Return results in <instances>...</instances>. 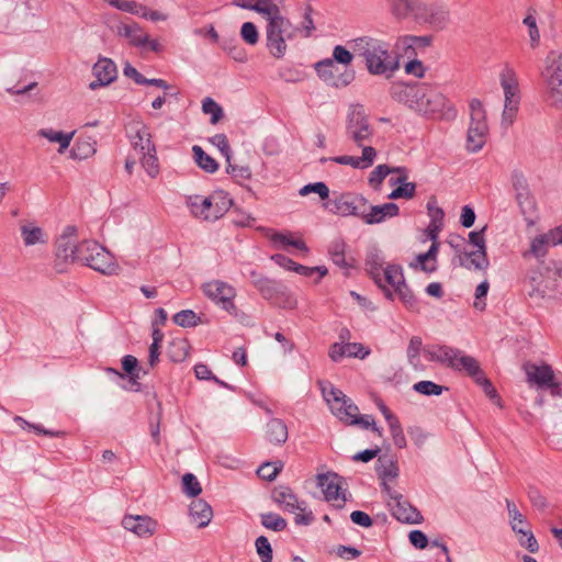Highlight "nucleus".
<instances>
[{
  "instance_id": "obj_1",
  "label": "nucleus",
  "mask_w": 562,
  "mask_h": 562,
  "mask_svg": "<svg viewBox=\"0 0 562 562\" xmlns=\"http://www.w3.org/2000/svg\"><path fill=\"white\" fill-rule=\"evenodd\" d=\"M357 57H360L370 75L391 78L400 68L398 55L391 44L382 38L362 35L347 42Z\"/></svg>"
},
{
  "instance_id": "obj_2",
  "label": "nucleus",
  "mask_w": 562,
  "mask_h": 562,
  "mask_svg": "<svg viewBox=\"0 0 562 562\" xmlns=\"http://www.w3.org/2000/svg\"><path fill=\"white\" fill-rule=\"evenodd\" d=\"M391 94L397 102L406 104L409 109L427 117L440 119L445 114L447 100L431 85L396 82L392 86Z\"/></svg>"
},
{
  "instance_id": "obj_3",
  "label": "nucleus",
  "mask_w": 562,
  "mask_h": 562,
  "mask_svg": "<svg viewBox=\"0 0 562 562\" xmlns=\"http://www.w3.org/2000/svg\"><path fill=\"white\" fill-rule=\"evenodd\" d=\"M266 21V46L270 55L277 59L284 57L288 50V42L294 41L301 34V30L288 16L281 8L272 1L262 14Z\"/></svg>"
},
{
  "instance_id": "obj_4",
  "label": "nucleus",
  "mask_w": 562,
  "mask_h": 562,
  "mask_svg": "<svg viewBox=\"0 0 562 562\" xmlns=\"http://www.w3.org/2000/svg\"><path fill=\"white\" fill-rule=\"evenodd\" d=\"M187 204L194 217L213 222L223 217L228 212L233 201L228 193L218 190L209 196L199 194L189 196Z\"/></svg>"
},
{
  "instance_id": "obj_5",
  "label": "nucleus",
  "mask_w": 562,
  "mask_h": 562,
  "mask_svg": "<svg viewBox=\"0 0 562 562\" xmlns=\"http://www.w3.org/2000/svg\"><path fill=\"white\" fill-rule=\"evenodd\" d=\"M540 76L547 104L557 109L562 108V53L558 50L548 53Z\"/></svg>"
},
{
  "instance_id": "obj_6",
  "label": "nucleus",
  "mask_w": 562,
  "mask_h": 562,
  "mask_svg": "<svg viewBox=\"0 0 562 562\" xmlns=\"http://www.w3.org/2000/svg\"><path fill=\"white\" fill-rule=\"evenodd\" d=\"M374 135L373 126L362 105H352L349 110L346 122V137L358 147H372L369 145Z\"/></svg>"
},
{
  "instance_id": "obj_7",
  "label": "nucleus",
  "mask_w": 562,
  "mask_h": 562,
  "mask_svg": "<svg viewBox=\"0 0 562 562\" xmlns=\"http://www.w3.org/2000/svg\"><path fill=\"white\" fill-rule=\"evenodd\" d=\"M499 79L505 97L502 123L509 126L514 123L520 104L518 77L513 68L506 67Z\"/></svg>"
},
{
  "instance_id": "obj_8",
  "label": "nucleus",
  "mask_w": 562,
  "mask_h": 562,
  "mask_svg": "<svg viewBox=\"0 0 562 562\" xmlns=\"http://www.w3.org/2000/svg\"><path fill=\"white\" fill-rule=\"evenodd\" d=\"M206 297L220 305L231 315H237V307L234 303L236 290L228 283L221 280H212L202 285Z\"/></svg>"
},
{
  "instance_id": "obj_9",
  "label": "nucleus",
  "mask_w": 562,
  "mask_h": 562,
  "mask_svg": "<svg viewBox=\"0 0 562 562\" xmlns=\"http://www.w3.org/2000/svg\"><path fill=\"white\" fill-rule=\"evenodd\" d=\"M74 232V227H67L66 233L56 241L54 269L58 273L66 272L69 265L77 262L79 243H77Z\"/></svg>"
},
{
  "instance_id": "obj_10",
  "label": "nucleus",
  "mask_w": 562,
  "mask_h": 562,
  "mask_svg": "<svg viewBox=\"0 0 562 562\" xmlns=\"http://www.w3.org/2000/svg\"><path fill=\"white\" fill-rule=\"evenodd\" d=\"M449 18L448 8L435 1L422 0L416 8L415 19L435 30H442L448 24Z\"/></svg>"
},
{
  "instance_id": "obj_11",
  "label": "nucleus",
  "mask_w": 562,
  "mask_h": 562,
  "mask_svg": "<svg viewBox=\"0 0 562 562\" xmlns=\"http://www.w3.org/2000/svg\"><path fill=\"white\" fill-rule=\"evenodd\" d=\"M525 371L530 383L549 389L553 396H562V383L555 380L551 366L547 363L540 366L527 363L525 364Z\"/></svg>"
},
{
  "instance_id": "obj_12",
  "label": "nucleus",
  "mask_w": 562,
  "mask_h": 562,
  "mask_svg": "<svg viewBox=\"0 0 562 562\" xmlns=\"http://www.w3.org/2000/svg\"><path fill=\"white\" fill-rule=\"evenodd\" d=\"M368 209V201L357 193H344L329 202V210L341 216H358L361 218Z\"/></svg>"
},
{
  "instance_id": "obj_13",
  "label": "nucleus",
  "mask_w": 562,
  "mask_h": 562,
  "mask_svg": "<svg viewBox=\"0 0 562 562\" xmlns=\"http://www.w3.org/2000/svg\"><path fill=\"white\" fill-rule=\"evenodd\" d=\"M324 397L331 413L346 424L358 414V406L338 389L331 387L329 392L324 390Z\"/></svg>"
},
{
  "instance_id": "obj_14",
  "label": "nucleus",
  "mask_w": 562,
  "mask_h": 562,
  "mask_svg": "<svg viewBox=\"0 0 562 562\" xmlns=\"http://www.w3.org/2000/svg\"><path fill=\"white\" fill-rule=\"evenodd\" d=\"M389 497L392 516L398 521L406 524H419L422 521L420 513L403 495L395 491L390 492Z\"/></svg>"
},
{
  "instance_id": "obj_15",
  "label": "nucleus",
  "mask_w": 562,
  "mask_h": 562,
  "mask_svg": "<svg viewBox=\"0 0 562 562\" xmlns=\"http://www.w3.org/2000/svg\"><path fill=\"white\" fill-rule=\"evenodd\" d=\"M317 485L323 490L327 502L333 503L337 508H342L345 506L346 495L342 492L340 477L337 474H318Z\"/></svg>"
},
{
  "instance_id": "obj_16",
  "label": "nucleus",
  "mask_w": 562,
  "mask_h": 562,
  "mask_svg": "<svg viewBox=\"0 0 562 562\" xmlns=\"http://www.w3.org/2000/svg\"><path fill=\"white\" fill-rule=\"evenodd\" d=\"M315 70L323 81L336 88L347 87L355 79L353 70L345 71L339 76H336L334 60L327 58L316 63Z\"/></svg>"
},
{
  "instance_id": "obj_17",
  "label": "nucleus",
  "mask_w": 562,
  "mask_h": 562,
  "mask_svg": "<svg viewBox=\"0 0 562 562\" xmlns=\"http://www.w3.org/2000/svg\"><path fill=\"white\" fill-rule=\"evenodd\" d=\"M92 247L94 248L91 249L93 254L85 266H88L91 269L105 276L116 274L120 267L116 263L113 255L100 244L92 245Z\"/></svg>"
},
{
  "instance_id": "obj_18",
  "label": "nucleus",
  "mask_w": 562,
  "mask_h": 562,
  "mask_svg": "<svg viewBox=\"0 0 562 562\" xmlns=\"http://www.w3.org/2000/svg\"><path fill=\"white\" fill-rule=\"evenodd\" d=\"M122 526L139 538H148L156 532L158 522L146 515H125L122 519Z\"/></svg>"
},
{
  "instance_id": "obj_19",
  "label": "nucleus",
  "mask_w": 562,
  "mask_h": 562,
  "mask_svg": "<svg viewBox=\"0 0 562 562\" xmlns=\"http://www.w3.org/2000/svg\"><path fill=\"white\" fill-rule=\"evenodd\" d=\"M555 289L554 282L539 271H532L525 280V291L532 300L540 301Z\"/></svg>"
},
{
  "instance_id": "obj_20",
  "label": "nucleus",
  "mask_w": 562,
  "mask_h": 562,
  "mask_svg": "<svg viewBox=\"0 0 562 562\" xmlns=\"http://www.w3.org/2000/svg\"><path fill=\"white\" fill-rule=\"evenodd\" d=\"M95 80L90 82L89 88L95 90L112 83L117 77L115 63L106 57H100L92 68Z\"/></svg>"
},
{
  "instance_id": "obj_21",
  "label": "nucleus",
  "mask_w": 562,
  "mask_h": 562,
  "mask_svg": "<svg viewBox=\"0 0 562 562\" xmlns=\"http://www.w3.org/2000/svg\"><path fill=\"white\" fill-rule=\"evenodd\" d=\"M400 209L393 203H384L383 205H369L367 211L363 212L361 220L369 224H379L386 218L395 217L398 215Z\"/></svg>"
},
{
  "instance_id": "obj_22",
  "label": "nucleus",
  "mask_w": 562,
  "mask_h": 562,
  "mask_svg": "<svg viewBox=\"0 0 562 562\" xmlns=\"http://www.w3.org/2000/svg\"><path fill=\"white\" fill-rule=\"evenodd\" d=\"M272 499L285 512L295 513L305 510V503L300 502L297 496L288 486H278L272 491Z\"/></svg>"
},
{
  "instance_id": "obj_23",
  "label": "nucleus",
  "mask_w": 562,
  "mask_h": 562,
  "mask_svg": "<svg viewBox=\"0 0 562 562\" xmlns=\"http://www.w3.org/2000/svg\"><path fill=\"white\" fill-rule=\"evenodd\" d=\"M115 33L117 36L126 38L128 44L135 47H145L148 42V34L135 22H121L115 26Z\"/></svg>"
},
{
  "instance_id": "obj_24",
  "label": "nucleus",
  "mask_w": 562,
  "mask_h": 562,
  "mask_svg": "<svg viewBox=\"0 0 562 562\" xmlns=\"http://www.w3.org/2000/svg\"><path fill=\"white\" fill-rule=\"evenodd\" d=\"M375 157L376 150L373 147H364L360 157L344 155L329 158V160L358 169H366L373 165Z\"/></svg>"
},
{
  "instance_id": "obj_25",
  "label": "nucleus",
  "mask_w": 562,
  "mask_h": 562,
  "mask_svg": "<svg viewBox=\"0 0 562 562\" xmlns=\"http://www.w3.org/2000/svg\"><path fill=\"white\" fill-rule=\"evenodd\" d=\"M459 351V349L448 346H429L424 348V352L430 361L440 362L451 369L452 363L456 362Z\"/></svg>"
},
{
  "instance_id": "obj_26",
  "label": "nucleus",
  "mask_w": 562,
  "mask_h": 562,
  "mask_svg": "<svg viewBox=\"0 0 562 562\" xmlns=\"http://www.w3.org/2000/svg\"><path fill=\"white\" fill-rule=\"evenodd\" d=\"M487 133V124L470 123L467 135V148L473 153L479 151L486 142Z\"/></svg>"
},
{
  "instance_id": "obj_27",
  "label": "nucleus",
  "mask_w": 562,
  "mask_h": 562,
  "mask_svg": "<svg viewBox=\"0 0 562 562\" xmlns=\"http://www.w3.org/2000/svg\"><path fill=\"white\" fill-rule=\"evenodd\" d=\"M452 369L463 371L474 381L484 373L479 361L471 356L464 355L461 350L458 353L456 362L452 363Z\"/></svg>"
},
{
  "instance_id": "obj_28",
  "label": "nucleus",
  "mask_w": 562,
  "mask_h": 562,
  "mask_svg": "<svg viewBox=\"0 0 562 562\" xmlns=\"http://www.w3.org/2000/svg\"><path fill=\"white\" fill-rule=\"evenodd\" d=\"M190 516L199 528L206 527L212 517V507L203 499H194L190 505Z\"/></svg>"
},
{
  "instance_id": "obj_29",
  "label": "nucleus",
  "mask_w": 562,
  "mask_h": 562,
  "mask_svg": "<svg viewBox=\"0 0 562 562\" xmlns=\"http://www.w3.org/2000/svg\"><path fill=\"white\" fill-rule=\"evenodd\" d=\"M383 284L386 289L382 290L386 297L393 299V292L404 281V276L400 266L389 265L382 272Z\"/></svg>"
},
{
  "instance_id": "obj_30",
  "label": "nucleus",
  "mask_w": 562,
  "mask_h": 562,
  "mask_svg": "<svg viewBox=\"0 0 562 562\" xmlns=\"http://www.w3.org/2000/svg\"><path fill=\"white\" fill-rule=\"evenodd\" d=\"M460 263L467 269L486 270L490 262L486 250H473L460 256Z\"/></svg>"
},
{
  "instance_id": "obj_31",
  "label": "nucleus",
  "mask_w": 562,
  "mask_h": 562,
  "mask_svg": "<svg viewBox=\"0 0 562 562\" xmlns=\"http://www.w3.org/2000/svg\"><path fill=\"white\" fill-rule=\"evenodd\" d=\"M21 236L25 246H34L37 244L48 243L47 233L32 223L21 226Z\"/></svg>"
},
{
  "instance_id": "obj_32",
  "label": "nucleus",
  "mask_w": 562,
  "mask_h": 562,
  "mask_svg": "<svg viewBox=\"0 0 562 562\" xmlns=\"http://www.w3.org/2000/svg\"><path fill=\"white\" fill-rule=\"evenodd\" d=\"M266 436L271 443L280 446L288 439V427L283 420L279 418H272L267 424Z\"/></svg>"
},
{
  "instance_id": "obj_33",
  "label": "nucleus",
  "mask_w": 562,
  "mask_h": 562,
  "mask_svg": "<svg viewBox=\"0 0 562 562\" xmlns=\"http://www.w3.org/2000/svg\"><path fill=\"white\" fill-rule=\"evenodd\" d=\"M392 14L397 19L416 15V8L422 0H389Z\"/></svg>"
},
{
  "instance_id": "obj_34",
  "label": "nucleus",
  "mask_w": 562,
  "mask_h": 562,
  "mask_svg": "<svg viewBox=\"0 0 562 562\" xmlns=\"http://www.w3.org/2000/svg\"><path fill=\"white\" fill-rule=\"evenodd\" d=\"M38 135L48 139L52 143H58L59 144L58 153L63 154L70 145V142L75 135V132L63 133V132L54 131L52 128H42L38 131Z\"/></svg>"
},
{
  "instance_id": "obj_35",
  "label": "nucleus",
  "mask_w": 562,
  "mask_h": 562,
  "mask_svg": "<svg viewBox=\"0 0 562 562\" xmlns=\"http://www.w3.org/2000/svg\"><path fill=\"white\" fill-rule=\"evenodd\" d=\"M378 475L382 481L383 490L390 494V492H394L389 485L387 480H393L398 474L397 467L392 462L387 461L386 463L383 462V460L380 458L378 460V467H376Z\"/></svg>"
},
{
  "instance_id": "obj_36",
  "label": "nucleus",
  "mask_w": 562,
  "mask_h": 562,
  "mask_svg": "<svg viewBox=\"0 0 562 562\" xmlns=\"http://www.w3.org/2000/svg\"><path fill=\"white\" fill-rule=\"evenodd\" d=\"M506 506L510 518L512 529L518 535L526 536L528 522L525 517L519 513L514 502L506 499Z\"/></svg>"
},
{
  "instance_id": "obj_37",
  "label": "nucleus",
  "mask_w": 562,
  "mask_h": 562,
  "mask_svg": "<svg viewBox=\"0 0 562 562\" xmlns=\"http://www.w3.org/2000/svg\"><path fill=\"white\" fill-rule=\"evenodd\" d=\"M190 345L187 339L176 338L168 347V356L173 362H182L189 355Z\"/></svg>"
},
{
  "instance_id": "obj_38",
  "label": "nucleus",
  "mask_w": 562,
  "mask_h": 562,
  "mask_svg": "<svg viewBox=\"0 0 562 562\" xmlns=\"http://www.w3.org/2000/svg\"><path fill=\"white\" fill-rule=\"evenodd\" d=\"M366 269H367L368 273L371 276V278L374 280V282L376 283V285L380 289L386 291V289L383 284V278H382V272L385 269V267H383V263L381 262L380 258L376 255H372L367 259Z\"/></svg>"
},
{
  "instance_id": "obj_39",
  "label": "nucleus",
  "mask_w": 562,
  "mask_h": 562,
  "mask_svg": "<svg viewBox=\"0 0 562 562\" xmlns=\"http://www.w3.org/2000/svg\"><path fill=\"white\" fill-rule=\"evenodd\" d=\"M192 151L195 162L200 168L210 173H213L218 169V164L215 159L207 155L200 146H193Z\"/></svg>"
},
{
  "instance_id": "obj_40",
  "label": "nucleus",
  "mask_w": 562,
  "mask_h": 562,
  "mask_svg": "<svg viewBox=\"0 0 562 562\" xmlns=\"http://www.w3.org/2000/svg\"><path fill=\"white\" fill-rule=\"evenodd\" d=\"M112 7L128 12L132 14L139 15L142 18H147V8L143 4H139L135 1L127 0H110L109 2Z\"/></svg>"
},
{
  "instance_id": "obj_41",
  "label": "nucleus",
  "mask_w": 562,
  "mask_h": 562,
  "mask_svg": "<svg viewBox=\"0 0 562 562\" xmlns=\"http://www.w3.org/2000/svg\"><path fill=\"white\" fill-rule=\"evenodd\" d=\"M268 236L273 243L280 244L283 247L292 246L299 250L307 251V247H306L305 243L302 239H294L291 234H282V233H278V232H272Z\"/></svg>"
},
{
  "instance_id": "obj_42",
  "label": "nucleus",
  "mask_w": 562,
  "mask_h": 562,
  "mask_svg": "<svg viewBox=\"0 0 562 562\" xmlns=\"http://www.w3.org/2000/svg\"><path fill=\"white\" fill-rule=\"evenodd\" d=\"M134 149L138 151V154L144 151H155V145L151 142L150 133L146 127L137 131L135 140L133 142Z\"/></svg>"
},
{
  "instance_id": "obj_43",
  "label": "nucleus",
  "mask_w": 562,
  "mask_h": 562,
  "mask_svg": "<svg viewBox=\"0 0 562 562\" xmlns=\"http://www.w3.org/2000/svg\"><path fill=\"white\" fill-rule=\"evenodd\" d=\"M355 56L356 55L350 47L347 48L346 46L342 45H336L333 48L331 58L329 59L334 60V64L337 63L345 67H348L352 64Z\"/></svg>"
},
{
  "instance_id": "obj_44",
  "label": "nucleus",
  "mask_w": 562,
  "mask_h": 562,
  "mask_svg": "<svg viewBox=\"0 0 562 562\" xmlns=\"http://www.w3.org/2000/svg\"><path fill=\"white\" fill-rule=\"evenodd\" d=\"M256 285L265 299L273 301L282 289L281 285L269 279H260Z\"/></svg>"
},
{
  "instance_id": "obj_45",
  "label": "nucleus",
  "mask_w": 562,
  "mask_h": 562,
  "mask_svg": "<svg viewBox=\"0 0 562 562\" xmlns=\"http://www.w3.org/2000/svg\"><path fill=\"white\" fill-rule=\"evenodd\" d=\"M416 194V184L414 182H408L407 180L403 181L400 186H397L390 194L389 199L397 200V199H412Z\"/></svg>"
},
{
  "instance_id": "obj_46",
  "label": "nucleus",
  "mask_w": 562,
  "mask_h": 562,
  "mask_svg": "<svg viewBox=\"0 0 562 562\" xmlns=\"http://www.w3.org/2000/svg\"><path fill=\"white\" fill-rule=\"evenodd\" d=\"M273 0H234L233 4L243 9L251 10L262 16Z\"/></svg>"
},
{
  "instance_id": "obj_47",
  "label": "nucleus",
  "mask_w": 562,
  "mask_h": 562,
  "mask_svg": "<svg viewBox=\"0 0 562 562\" xmlns=\"http://www.w3.org/2000/svg\"><path fill=\"white\" fill-rule=\"evenodd\" d=\"M283 469L282 461L266 462L257 470L258 475L267 481H273Z\"/></svg>"
},
{
  "instance_id": "obj_48",
  "label": "nucleus",
  "mask_w": 562,
  "mask_h": 562,
  "mask_svg": "<svg viewBox=\"0 0 562 562\" xmlns=\"http://www.w3.org/2000/svg\"><path fill=\"white\" fill-rule=\"evenodd\" d=\"M261 524L267 529H271L273 531H282L286 528V521L283 519L280 515L268 513V514H261Z\"/></svg>"
},
{
  "instance_id": "obj_49",
  "label": "nucleus",
  "mask_w": 562,
  "mask_h": 562,
  "mask_svg": "<svg viewBox=\"0 0 562 562\" xmlns=\"http://www.w3.org/2000/svg\"><path fill=\"white\" fill-rule=\"evenodd\" d=\"M422 338L418 336H414L411 338L407 347L408 361L415 369H418L420 367L419 352L422 350Z\"/></svg>"
},
{
  "instance_id": "obj_50",
  "label": "nucleus",
  "mask_w": 562,
  "mask_h": 562,
  "mask_svg": "<svg viewBox=\"0 0 562 562\" xmlns=\"http://www.w3.org/2000/svg\"><path fill=\"white\" fill-rule=\"evenodd\" d=\"M142 155L140 161L142 166L146 170L149 177L155 178L158 175L159 167H158V159L156 157V150L155 151H144L140 153Z\"/></svg>"
},
{
  "instance_id": "obj_51",
  "label": "nucleus",
  "mask_w": 562,
  "mask_h": 562,
  "mask_svg": "<svg viewBox=\"0 0 562 562\" xmlns=\"http://www.w3.org/2000/svg\"><path fill=\"white\" fill-rule=\"evenodd\" d=\"M182 491L191 497L198 496L202 492L200 482L192 473H186L182 476Z\"/></svg>"
},
{
  "instance_id": "obj_52",
  "label": "nucleus",
  "mask_w": 562,
  "mask_h": 562,
  "mask_svg": "<svg viewBox=\"0 0 562 562\" xmlns=\"http://www.w3.org/2000/svg\"><path fill=\"white\" fill-rule=\"evenodd\" d=\"M240 37L248 45H256L259 42V32L252 22H245L240 27Z\"/></svg>"
},
{
  "instance_id": "obj_53",
  "label": "nucleus",
  "mask_w": 562,
  "mask_h": 562,
  "mask_svg": "<svg viewBox=\"0 0 562 562\" xmlns=\"http://www.w3.org/2000/svg\"><path fill=\"white\" fill-rule=\"evenodd\" d=\"M202 110L205 114H211V123L216 124L223 117V109L211 98H205L202 102Z\"/></svg>"
},
{
  "instance_id": "obj_54",
  "label": "nucleus",
  "mask_w": 562,
  "mask_h": 562,
  "mask_svg": "<svg viewBox=\"0 0 562 562\" xmlns=\"http://www.w3.org/2000/svg\"><path fill=\"white\" fill-rule=\"evenodd\" d=\"M392 173V168H390L386 165H379L376 166L369 177V183L372 188L378 189L383 180Z\"/></svg>"
},
{
  "instance_id": "obj_55",
  "label": "nucleus",
  "mask_w": 562,
  "mask_h": 562,
  "mask_svg": "<svg viewBox=\"0 0 562 562\" xmlns=\"http://www.w3.org/2000/svg\"><path fill=\"white\" fill-rule=\"evenodd\" d=\"M255 546L261 562H272V548L265 536L258 537Z\"/></svg>"
},
{
  "instance_id": "obj_56",
  "label": "nucleus",
  "mask_w": 562,
  "mask_h": 562,
  "mask_svg": "<svg viewBox=\"0 0 562 562\" xmlns=\"http://www.w3.org/2000/svg\"><path fill=\"white\" fill-rule=\"evenodd\" d=\"M173 322L181 327H192L198 324L199 317L191 310L178 312L172 317Z\"/></svg>"
},
{
  "instance_id": "obj_57",
  "label": "nucleus",
  "mask_w": 562,
  "mask_h": 562,
  "mask_svg": "<svg viewBox=\"0 0 562 562\" xmlns=\"http://www.w3.org/2000/svg\"><path fill=\"white\" fill-rule=\"evenodd\" d=\"M329 255L333 262L339 267H346L345 243L341 240L334 241L329 247Z\"/></svg>"
},
{
  "instance_id": "obj_58",
  "label": "nucleus",
  "mask_w": 562,
  "mask_h": 562,
  "mask_svg": "<svg viewBox=\"0 0 562 562\" xmlns=\"http://www.w3.org/2000/svg\"><path fill=\"white\" fill-rule=\"evenodd\" d=\"M413 389L423 395H440L445 390L443 386L432 381H420L414 384Z\"/></svg>"
},
{
  "instance_id": "obj_59",
  "label": "nucleus",
  "mask_w": 562,
  "mask_h": 562,
  "mask_svg": "<svg viewBox=\"0 0 562 562\" xmlns=\"http://www.w3.org/2000/svg\"><path fill=\"white\" fill-rule=\"evenodd\" d=\"M470 123L487 124L485 110L479 100L470 102Z\"/></svg>"
},
{
  "instance_id": "obj_60",
  "label": "nucleus",
  "mask_w": 562,
  "mask_h": 562,
  "mask_svg": "<svg viewBox=\"0 0 562 562\" xmlns=\"http://www.w3.org/2000/svg\"><path fill=\"white\" fill-rule=\"evenodd\" d=\"M524 24L528 27V34L530 38V46L536 48L540 43V33L537 26L536 18L531 14H528L524 19Z\"/></svg>"
},
{
  "instance_id": "obj_61",
  "label": "nucleus",
  "mask_w": 562,
  "mask_h": 562,
  "mask_svg": "<svg viewBox=\"0 0 562 562\" xmlns=\"http://www.w3.org/2000/svg\"><path fill=\"white\" fill-rule=\"evenodd\" d=\"M393 294H397L400 300L409 308H413L416 305V300L407 286L405 280L396 286L393 291Z\"/></svg>"
},
{
  "instance_id": "obj_62",
  "label": "nucleus",
  "mask_w": 562,
  "mask_h": 562,
  "mask_svg": "<svg viewBox=\"0 0 562 562\" xmlns=\"http://www.w3.org/2000/svg\"><path fill=\"white\" fill-rule=\"evenodd\" d=\"M317 193L322 200H326L329 196V189L324 182H315L304 186L300 190V194L305 196L310 193Z\"/></svg>"
},
{
  "instance_id": "obj_63",
  "label": "nucleus",
  "mask_w": 562,
  "mask_h": 562,
  "mask_svg": "<svg viewBox=\"0 0 562 562\" xmlns=\"http://www.w3.org/2000/svg\"><path fill=\"white\" fill-rule=\"evenodd\" d=\"M488 289H490V283L486 280L481 282L476 286V289H475V300H474V303H473V307L475 310H477V311H484L485 310L486 303H485L484 299L487 295Z\"/></svg>"
},
{
  "instance_id": "obj_64",
  "label": "nucleus",
  "mask_w": 562,
  "mask_h": 562,
  "mask_svg": "<svg viewBox=\"0 0 562 562\" xmlns=\"http://www.w3.org/2000/svg\"><path fill=\"white\" fill-rule=\"evenodd\" d=\"M389 427L394 445L400 449L406 447V438L400 420L397 419L396 422L390 424Z\"/></svg>"
}]
</instances>
